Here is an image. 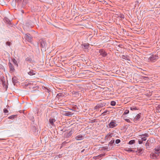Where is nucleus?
I'll return each instance as SVG.
<instances>
[{
	"label": "nucleus",
	"mask_w": 160,
	"mask_h": 160,
	"mask_svg": "<svg viewBox=\"0 0 160 160\" xmlns=\"http://www.w3.org/2000/svg\"><path fill=\"white\" fill-rule=\"evenodd\" d=\"M158 58V54H151L148 58V61L151 62H154L156 61Z\"/></svg>",
	"instance_id": "nucleus-1"
},
{
	"label": "nucleus",
	"mask_w": 160,
	"mask_h": 160,
	"mask_svg": "<svg viewBox=\"0 0 160 160\" xmlns=\"http://www.w3.org/2000/svg\"><path fill=\"white\" fill-rule=\"evenodd\" d=\"M32 37L29 33L25 34L24 38L29 42H31L32 41Z\"/></svg>",
	"instance_id": "nucleus-2"
},
{
	"label": "nucleus",
	"mask_w": 160,
	"mask_h": 160,
	"mask_svg": "<svg viewBox=\"0 0 160 160\" xmlns=\"http://www.w3.org/2000/svg\"><path fill=\"white\" fill-rule=\"evenodd\" d=\"M117 125L116 123V121L112 120L109 124L108 125L110 128H112L117 126Z\"/></svg>",
	"instance_id": "nucleus-3"
},
{
	"label": "nucleus",
	"mask_w": 160,
	"mask_h": 160,
	"mask_svg": "<svg viewBox=\"0 0 160 160\" xmlns=\"http://www.w3.org/2000/svg\"><path fill=\"white\" fill-rule=\"evenodd\" d=\"M39 43H40V46L42 48H45V47L46 46V43L45 42V41H44L43 39H42L40 40Z\"/></svg>",
	"instance_id": "nucleus-4"
},
{
	"label": "nucleus",
	"mask_w": 160,
	"mask_h": 160,
	"mask_svg": "<svg viewBox=\"0 0 160 160\" xmlns=\"http://www.w3.org/2000/svg\"><path fill=\"white\" fill-rule=\"evenodd\" d=\"M139 136L141 138V140L142 141H145L147 140L146 138L148 137L149 136L148 134L147 133L142 134L139 135Z\"/></svg>",
	"instance_id": "nucleus-5"
},
{
	"label": "nucleus",
	"mask_w": 160,
	"mask_h": 160,
	"mask_svg": "<svg viewBox=\"0 0 160 160\" xmlns=\"http://www.w3.org/2000/svg\"><path fill=\"white\" fill-rule=\"evenodd\" d=\"M9 67L10 73L13 72L15 71L14 67L13 65L10 62L8 64Z\"/></svg>",
	"instance_id": "nucleus-6"
},
{
	"label": "nucleus",
	"mask_w": 160,
	"mask_h": 160,
	"mask_svg": "<svg viewBox=\"0 0 160 160\" xmlns=\"http://www.w3.org/2000/svg\"><path fill=\"white\" fill-rule=\"evenodd\" d=\"M99 52L100 54L104 57H106L108 54L107 52L102 49H100Z\"/></svg>",
	"instance_id": "nucleus-7"
},
{
	"label": "nucleus",
	"mask_w": 160,
	"mask_h": 160,
	"mask_svg": "<svg viewBox=\"0 0 160 160\" xmlns=\"http://www.w3.org/2000/svg\"><path fill=\"white\" fill-rule=\"evenodd\" d=\"M158 156L159 154L156 152H152L150 154L151 157L153 159L158 158Z\"/></svg>",
	"instance_id": "nucleus-8"
},
{
	"label": "nucleus",
	"mask_w": 160,
	"mask_h": 160,
	"mask_svg": "<svg viewBox=\"0 0 160 160\" xmlns=\"http://www.w3.org/2000/svg\"><path fill=\"white\" fill-rule=\"evenodd\" d=\"M105 105L106 103L104 102L101 103H100L97 104V105L95 107L94 109H97L99 108L104 106Z\"/></svg>",
	"instance_id": "nucleus-9"
},
{
	"label": "nucleus",
	"mask_w": 160,
	"mask_h": 160,
	"mask_svg": "<svg viewBox=\"0 0 160 160\" xmlns=\"http://www.w3.org/2000/svg\"><path fill=\"white\" fill-rule=\"evenodd\" d=\"M83 49H87L89 48V44L88 43H85L81 45Z\"/></svg>",
	"instance_id": "nucleus-10"
},
{
	"label": "nucleus",
	"mask_w": 160,
	"mask_h": 160,
	"mask_svg": "<svg viewBox=\"0 0 160 160\" xmlns=\"http://www.w3.org/2000/svg\"><path fill=\"white\" fill-rule=\"evenodd\" d=\"M56 121L55 119L53 118H50L49 120V123L52 126H54V122Z\"/></svg>",
	"instance_id": "nucleus-11"
},
{
	"label": "nucleus",
	"mask_w": 160,
	"mask_h": 160,
	"mask_svg": "<svg viewBox=\"0 0 160 160\" xmlns=\"http://www.w3.org/2000/svg\"><path fill=\"white\" fill-rule=\"evenodd\" d=\"M12 81L14 85H15V83H18V78L15 76H14L12 78Z\"/></svg>",
	"instance_id": "nucleus-12"
},
{
	"label": "nucleus",
	"mask_w": 160,
	"mask_h": 160,
	"mask_svg": "<svg viewBox=\"0 0 160 160\" xmlns=\"http://www.w3.org/2000/svg\"><path fill=\"white\" fill-rule=\"evenodd\" d=\"M73 114V113H72L71 112H68V111H66V112H65L64 115L65 116H68V117H71Z\"/></svg>",
	"instance_id": "nucleus-13"
},
{
	"label": "nucleus",
	"mask_w": 160,
	"mask_h": 160,
	"mask_svg": "<svg viewBox=\"0 0 160 160\" xmlns=\"http://www.w3.org/2000/svg\"><path fill=\"white\" fill-rule=\"evenodd\" d=\"M83 136L81 134H79L76 137V139L77 140H80L83 139Z\"/></svg>",
	"instance_id": "nucleus-14"
},
{
	"label": "nucleus",
	"mask_w": 160,
	"mask_h": 160,
	"mask_svg": "<svg viewBox=\"0 0 160 160\" xmlns=\"http://www.w3.org/2000/svg\"><path fill=\"white\" fill-rule=\"evenodd\" d=\"M141 113H140L139 114H138L136 116L135 118H134V121H137L141 117Z\"/></svg>",
	"instance_id": "nucleus-15"
},
{
	"label": "nucleus",
	"mask_w": 160,
	"mask_h": 160,
	"mask_svg": "<svg viewBox=\"0 0 160 160\" xmlns=\"http://www.w3.org/2000/svg\"><path fill=\"white\" fill-rule=\"evenodd\" d=\"M46 88V90H45V92H46L45 94L46 95H48V96L50 94V93L51 92V90L50 88Z\"/></svg>",
	"instance_id": "nucleus-16"
},
{
	"label": "nucleus",
	"mask_w": 160,
	"mask_h": 160,
	"mask_svg": "<svg viewBox=\"0 0 160 160\" xmlns=\"http://www.w3.org/2000/svg\"><path fill=\"white\" fill-rule=\"evenodd\" d=\"M155 152L158 154L160 153V146H158L157 147L154 149Z\"/></svg>",
	"instance_id": "nucleus-17"
},
{
	"label": "nucleus",
	"mask_w": 160,
	"mask_h": 160,
	"mask_svg": "<svg viewBox=\"0 0 160 160\" xmlns=\"http://www.w3.org/2000/svg\"><path fill=\"white\" fill-rule=\"evenodd\" d=\"M17 117V115H12L11 116H9L8 118L9 119L13 120L15 118Z\"/></svg>",
	"instance_id": "nucleus-18"
},
{
	"label": "nucleus",
	"mask_w": 160,
	"mask_h": 160,
	"mask_svg": "<svg viewBox=\"0 0 160 160\" xmlns=\"http://www.w3.org/2000/svg\"><path fill=\"white\" fill-rule=\"evenodd\" d=\"M28 74L31 76L34 75L36 74V72L33 70H31L28 72Z\"/></svg>",
	"instance_id": "nucleus-19"
},
{
	"label": "nucleus",
	"mask_w": 160,
	"mask_h": 160,
	"mask_svg": "<svg viewBox=\"0 0 160 160\" xmlns=\"http://www.w3.org/2000/svg\"><path fill=\"white\" fill-rule=\"evenodd\" d=\"M122 58H123V59H124L126 60H127L128 61H130V59L129 58V56H128L127 55H122Z\"/></svg>",
	"instance_id": "nucleus-20"
},
{
	"label": "nucleus",
	"mask_w": 160,
	"mask_h": 160,
	"mask_svg": "<svg viewBox=\"0 0 160 160\" xmlns=\"http://www.w3.org/2000/svg\"><path fill=\"white\" fill-rule=\"evenodd\" d=\"M4 20L9 25L11 23L10 20L8 18H5L4 19Z\"/></svg>",
	"instance_id": "nucleus-21"
},
{
	"label": "nucleus",
	"mask_w": 160,
	"mask_h": 160,
	"mask_svg": "<svg viewBox=\"0 0 160 160\" xmlns=\"http://www.w3.org/2000/svg\"><path fill=\"white\" fill-rule=\"evenodd\" d=\"M91 72L89 70H86L83 71L82 73V74H89V73Z\"/></svg>",
	"instance_id": "nucleus-22"
},
{
	"label": "nucleus",
	"mask_w": 160,
	"mask_h": 160,
	"mask_svg": "<svg viewBox=\"0 0 160 160\" xmlns=\"http://www.w3.org/2000/svg\"><path fill=\"white\" fill-rule=\"evenodd\" d=\"M64 96L65 95L62 93H59L57 95V97L58 98L60 97H64Z\"/></svg>",
	"instance_id": "nucleus-23"
},
{
	"label": "nucleus",
	"mask_w": 160,
	"mask_h": 160,
	"mask_svg": "<svg viewBox=\"0 0 160 160\" xmlns=\"http://www.w3.org/2000/svg\"><path fill=\"white\" fill-rule=\"evenodd\" d=\"M72 131L71 130H70L67 134V137L69 138L71 136L72 133Z\"/></svg>",
	"instance_id": "nucleus-24"
},
{
	"label": "nucleus",
	"mask_w": 160,
	"mask_h": 160,
	"mask_svg": "<svg viewBox=\"0 0 160 160\" xmlns=\"http://www.w3.org/2000/svg\"><path fill=\"white\" fill-rule=\"evenodd\" d=\"M130 109L132 111L138 110V109L137 107L135 106H133L130 108Z\"/></svg>",
	"instance_id": "nucleus-25"
},
{
	"label": "nucleus",
	"mask_w": 160,
	"mask_h": 160,
	"mask_svg": "<svg viewBox=\"0 0 160 160\" xmlns=\"http://www.w3.org/2000/svg\"><path fill=\"white\" fill-rule=\"evenodd\" d=\"M135 142V140H132L129 141L128 143V144L130 145H132V144H134Z\"/></svg>",
	"instance_id": "nucleus-26"
},
{
	"label": "nucleus",
	"mask_w": 160,
	"mask_h": 160,
	"mask_svg": "<svg viewBox=\"0 0 160 160\" xmlns=\"http://www.w3.org/2000/svg\"><path fill=\"white\" fill-rule=\"evenodd\" d=\"M12 61L13 63L15 65H16L17 66H18V64L17 63V61L15 58H13L12 59Z\"/></svg>",
	"instance_id": "nucleus-27"
},
{
	"label": "nucleus",
	"mask_w": 160,
	"mask_h": 160,
	"mask_svg": "<svg viewBox=\"0 0 160 160\" xmlns=\"http://www.w3.org/2000/svg\"><path fill=\"white\" fill-rule=\"evenodd\" d=\"M2 85L3 86V87L5 88V89H6V90L8 88V86L6 85H5V82L3 81H2Z\"/></svg>",
	"instance_id": "nucleus-28"
},
{
	"label": "nucleus",
	"mask_w": 160,
	"mask_h": 160,
	"mask_svg": "<svg viewBox=\"0 0 160 160\" xmlns=\"http://www.w3.org/2000/svg\"><path fill=\"white\" fill-rule=\"evenodd\" d=\"M26 61L27 62H31L32 61V59L30 57H28L26 59Z\"/></svg>",
	"instance_id": "nucleus-29"
},
{
	"label": "nucleus",
	"mask_w": 160,
	"mask_h": 160,
	"mask_svg": "<svg viewBox=\"0 0 160 160\" xmlns=\"http://www.w3.org/2000/svg\"><path fill=\"white\" fill-rule=\"evenodd\" d=\"M105 154H101L98 156H97V157H98V159H99L100 158H102L103 157L105 156Z\"/></svg>",
	"instance_id": "nucleus-30"
},
{
	"label": "nucleus",
	"mask_w": 160,
	"mask_h": 160,
	"mask_svg": "<svg viewBox=\"0 0 160 160\" xmlns=\"http://www.w3.org/2000/svg\"><path fill=\"white\" fill-rule=\"evenodd\" d=\"M114 142V140L113 139L111 141L109 142V145H110V146H112Z\"/></svg>",
	"instance_id": "nucleus-31"
},
{
	"label": "nucleus",
	"mask_w": 160,
	"mask_h": 160,
	"mask_svg": "<svg viewBox=\"0 0 160 160\" xmlns=\"http://www.w3.org/2000/svg\"><path fill=\"white\" fill-rule=\"evenodd\" d=\"M125 150L126 151H128V152H133V150L132 149H131L129 148H126L125 149Z\"/></svg>",
	"instance_id": "nucleus-32"
},
{
	"label": "nucleus",
	"mask_w": 160,
	"mask_h": 160,
	"mask_svg": "<svg viewBox=\"0 0 160 160\" xmlns=\"http://www.w3.org/2000/svg\"><path fill=\"white\" fill-rule=\"evenodd\" d=\"M129 113V110H128V109H126L125 111L124 112L122 116H123L124 115H126V114H127L128 113Z\"/></svg>",
	"instance_id": "nucleus-33"
},
{
	"label": "nucleus",
	"mask_w": 160,
	"mask_h": 160,
	"mask_svg": "<svg viewBox=\"0 0 160 160\" xmlns=\"http://www.w3.org/2000/svg\"><path fill=\"white\" fill-rule=\"evenodd\" d=\"M116 104V102L115 101H112L111 102L110 104L112 106H114Z\"/></svg>",
	"instance_id": "nucleus-34"
},
{
	"label": "nucleus",
	"mask_w": 160,
	"mask_h": 160,
	"mask_svg": "<svg viewBox=\"0 0 160 160\" xmlns=\"http://www.w3.org/2000/svg\"><path fill=\"white\" fill-rule=\"evenodd\" d=\"M137 150V152L138 153H141L142 151V149L141 148H138Z\"/></svg>",
	"instance_id": "nucleus-35"
},
{
	"label": "nucleus",
	"mask_w": 160,
	"mask_h": 160,
	"mask_svg": "<svg viewBox=\"0 0 160 160\" xmlns=\"http://www.w3.org/2000/svg\"><path fill=\"white\" fill-rule=\"evenodd\" d=\"M118 17L121 19H123L124 18V15L121 14L118 16Z\"/></svg>",
	"instance_id": "nucleus-36"
},
{
	"label": "nucleus",
	"mask_w": 160,
	"mask_h": 160,
	"mask_svg": "<svg viewBox=\"0 0 160 160\" xmlns=\"http://www.w3.org/2000/svg\"><path fill=\"white\" fill-rule=\"evenodd\" d=\"M149 144L150 143L149 142H148V140L147 141L146 143V146L147 147V148H149Z\"/></svg>",
	"instance_id": "nucleus-37"
},
{
	"label": "nucleus",
	"mask_w": 160,
	"mask_h": 160,
	"mask_svg": "<svg viewBox=\"0 0 160 160\" xmlns=\"http://www.w3.org/2000/svg\"><path fill=\"white\" fill-rule=\"evenodd\" d=\"M109 111H107V110H106L103 113H102L101 114V115H103V116H104V115L105 114H106L108 112H109Z\"/></svg>",
	"instance_id": "nucleus-38"
},
{
	"label": "nucleus",
	"mask_w": 160,
	"mask_h": 160,
	"mask_svg": "<svg viewBox=\"0 0 160 160\" xmlns=\"http://www.w3.org/2000/svg\"><path fill=\"white\" fill-rule=\"evenodd\" d=\"M27 3V0H23V2L22 3V5H25Z\"/></svg>",
	"instance_id": "nucleus-39"
},
{
	"label": "nucleus",
	"mask_w": 160,
	"mask_h": 160,
	"mask_svg": "<svg viewBox=\"0 0 160 160\" xmlns=\"http://www.w3.org/2000/svg\"><path fill=\"white\" fill-rule=\"evenodd\" d=\"M11 43L9 41L7 42L6 43V44L8 46H10L11 45Z\"/></svg>",
	"instance_id": "nucleus-40"
},
{
	"label": "nucleus",
	"mask_w": 160,
	"mask_h": 160,
	"mask_svg": "<svg viewBox=\"0 0 160 160\" xmlns=\"http://www.w3.org/2000/svg\"><path fill=\"white\" fill-rule=\"evenodd\" d=\"M79 91L78 92H74L73 93L74 94L76 95H78V96H79Z\"/></svg>",
	"instance_id": "nucleus-41"
},
{
	"label": "nucleus",
	"mask_w": 160,
	"mask_h": 160,
	"mask_svg": "<svg viewBox=\"0 0 160 160\" xmlns=\"http://www.w3.org/2000/svg\"><path fill=\"white\" fill-rule=\"evenodd\" d=\"M120 142L121 140L119 139H117L115 141L116 143V144H118Z\"/></svg>",
	"instance_id": "nucleus-42"
},
{
	"label": "nucleus",
	"mask_w": 160,
	"mask_h": 160,
	"mask_svg": "<svg viewBox=\"0 0 160 160\" xmlns=\"http://www.w3.org/2000/svg\"><path fill=\"white\" fill-rule=\"evenodd\" d=\"M148 78V77L142 76L141 77L142 79H144L145 80H146V79Z\"/></svg>",
	"instance_id": "nucleus-43"
},
{
	"label": "nucleus",
	"mask_w": 160,
	"mask_h": 160,
	"mask_svg": "<svg viewBox=\"0 0 160 160\" xmlns=\"http://www.w3.org/2000/svg\"><path fill=\"white\" fill-rule=\"evenodd\" d=\"M3 112L5 113H8V110L6 108H4L3 109Z\"/></svg>",
	"instance_id": "nucleus-44"
},
{
	"label": "nucleus",
	"mask_w": 160,
	"mask_h": 160,
	"mask_svg": "<svg viewBox=\"0 0 160 160\" xmlns=\"http://www.w3.org/2000/svg\"><path fill=\"white\" fill-rule=\"evenodd\" d=\"M138 142L139 144H141L142 143L143 141L142 140H138Z\"/></svg>",
	"instance_id": "nucleus-45"
},
{
	"label": "nucleus",
	"mask_w": 160,
	"mask_h": 160,
	"mask_svg": "<svg viewBox=\"0 0 160 160\" xmlns=\"http://www.w3.org/2000/svg\"><path fill=\"white\" fill-rule=\"evenodd\" d=\"M125 120L128 122H131L130 120L128 119H125Z\"/></svg>",
	"instance_id": "nucleus-46"
},
{
	"label": "nucleus",
	"mask_w": 160,
	"mask_h": 160,
	"mask_svg": "<svg viewBox=\"0 0 160 160\" xmlns=\"http://www.w3.org/2000/svg\"><path fill=\"white\" fill-rule=\"evenodd\" d=\"M4 68L3 66L1 64H0V69H3Z\"/></svg>",
	"instance_id": "nucleus-47"
},
{
	"label": "nucleus",
	"mask_w": 160,
	"mask_h": 160,
	"mask_svg": "<svg viewBox=\"0 0 160 160\" xmlns=\"http://www.w3.org/2000/svg\"><path fill=\"white\" fill-rule=\"evenodd\" d=\"M30 84H31V83H29V82L28 83L27 82H26L25 83V85L26 86H27Z\"/></svg>",
	"instance_id": "nucleus-48"
},
{
	"label": "nucleus",
	"mask_w": 160,
	"mask_h": 160,
	"mask_svg": "<svg viewBox=\"0 0 160 160\" xmlns=\"http://www.w3.org/2000/svg\"><path fill=\"white\" fill-rule=\"evenodd\" d=\"M112 136L110 134L109 135H107V136H106V138H111L112 137Z\"/></svg>",
	"instance_id": "nucleus-49"
},
{
	"label": "nucleus",
	"mask_w": 160,
	"mask_h": 160,
	"mask_svg": "<svg viewBox=\"0 0 160 160\" xmlns=\"http://www.w3.org/2000/svg\"><path fill=\"white\" fill-rule=\"evenodd\" d=\"M93 158L95 159H98V157H97V156L94 157H93Z\"/></svg>",
	"instance_id": "nucleus-50"
},
{
	"label": "nucleus",
	"mask_w": 160,
	"mask_h": 160,
	"mask_svg": "<svg viewBox=\"0 0 160 160\" xmlns=\"http://www.w3.org/2000/svg\"><path fill=\"white\" fill-rule=\"evenodd\" d=\"M81 91L82 92H84V89L83 88H81Z\"/></svg>",
	"instance_id": "nucleus-51"
},
{
	"label": "nucleus",
	"mask_w": 160,
	"mask_h": 160,
	"mask_svg": "<svg viewBox=\"0 0 160 160\" xmlns=\"http://www.w3.org/2000/svg\"><path fill=\"white\" fill-rule=\"evenodd\" d=\"M66 143H67V142L66 141H64L62 144L61 145H63L64 144H65Z\"/></svg>",
	"instance_id": "nucleus-52"
},
{
	"label": "nucleus",
	"mask_w": 160,
	"mask_h": 160,
	"mask_svg": "<svg viewBox=\"0 0 160 160\" xmlns=\"http://www.w3.org/2000/svg\"><path fill=\"white\" fill-rule=\"evenodd\" d=\"M103 148L104 150H107L108 148V147H103Z\"/></svg>",
	"instance_id": "nucleus-53"
},
{
	"label": "nucleus",
	"mask_w": 160,
	"mask_h": 160,
	"mask_svg": "<svg viewBox=\"0 0 160 160\" xmlns=\"http://www.w3.org/2000/svg\"><path fill=\"white\" fill-rule=\"evenodd\" d=\"M153 139H154V138H150V141H151V140H152V142H153Z\"/></svg>",
	"instance_id": "nucleus-54"
},
{
	"label": "nucleus",
	"mask_w": 160,
	"mask_h": 160,
	"mask_svg": "<svg viewBox=\"0 0 160 160\" xmlns=\"http://www.w3.org/2000/svg\"><path fill=\"white\" fill-rule=\"evenodd\" d=\"M85 151V149H83L81 151V153H82L83 152H84V151Z\"/></svg>",
	"instance_id": "nucleus-55"
},
{
	"label": "nucleus",
	"mask_w": 160,
	"mask_h": 160,
	"mask_svg": "<svg viewBox=\"0 0 160 160\" xmlns=\"http://www.w3.org/2000/svg\"><path fill=\"white\" fill-rule=\"evenodd\" d=\"M158 108L160 109V104L158 106Z\"/></svg>",
	"instance_id": "nucleus-56"
},
{
	"label": "nucleus",
	"mask_w": 160,
	"mask_h": 160,
	"mask_svg": "<svg viewBox=\"0 0 160 160\" xmlns=\"http://www.w3.org/2000/svg\"><path fill=\"white\" fill-rule=\"evenodd\" d=\"M58 157L60 158H61V157H62V156H61V155L59 154L58 156Z\"/></svg>",
	"instance_id": "nucleus-57"
},
{
	"label": "nucleus",
	"mask_w": 160,
	"mask_h": 160,
	"mask_svg": "<svg viewBox=\"0 0 160 160\" xmlns=\"http://www.w3.org/2000/svg\"><path fill=\"white\" fill-rule=\"evenodd\" d=\"M97 0L98 1L100 2H102V0Z\"/></svg>",
	"instance_id": "nucleus-58"
},
{
	"label": "nucleus",
	"mask_w": 160,
	"mask_h": 160,
	"mask_svg": "<svg viewBox=\"0 0 160 160\" xmlns=\"http://www.w3.org/2000/svg\"><path fill=\"white\" fill-rule=\"evenodd\" d=\"M9 107V106H8V105H7V107L8 108Z\"/></svg>",
	"instance_id": "nucleus-59"
},
{
	"label": "nucleus",
	"mask_w": 160,
	"mask_h": 160,
	"mask_svg": "<svg viewBox=\"0 0 160 160\" xmlns=\"http://www.w3.org/2000/svg\"><path fill=\"white\" fill-rule=\"evenodd\" d=\"M145 74V75H147V74Z\"/></svg>",
	"instance_id": "nucleus-60"
}]
</instances>
